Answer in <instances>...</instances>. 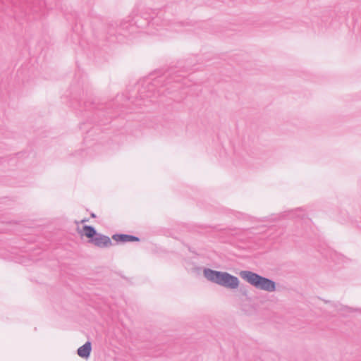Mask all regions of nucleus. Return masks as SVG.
Returning <instances> with one entry per match:
<instances>
[{
    "instance_id": "obj_15",
    "label": "nucleus",
    "mask_w": 361,
    "mask_h": 361,
    "mask_svg": "<svg viewBox=\"0 0 361 361\" xmlns=\"http://www.w3.org/2000/svg\"><path fill=\"white\" fill-rule=\"evenodd\" d=\"M44 4H45L46 5H47V4H48V3H47V0H45Z\"/></svg>"
},
{
    "instance_id": "obj_11",
    "label": "nucleus",
    "mask_w": 361,
    "mask_h": 361,
    "mask_svg": "<svg viewBox=\"0 0 361 361\" xmlns=\"http://www.w3.org/2000/svg\"><path fill=\"white\" fill-rule=\"evenodd\" d=\"M296 215H297V216H298V217H300L301 219H303L305 217V214H303V213L302 214H297Z\"/></svg>"
},
{
    "instance_id": "obj_3",
    "label": "nucleus",
    "mask_w": 361,
    "mask_h": 361,
    "mask_svg": "<svg viewBox=\"0 0 361 361\" xmlns=\"http://www.w3.org/2000/svg\"><path fill=\"white\" fill-rule=\"evenodd\" d=\"M203 275L209 281L230 289H235L239 286V279L226 271L213 270L204 268Z\"/></svg>"
},
{
    "instance_id": "obj_7",
    "label": "nucleus",
    "mask_w": 361,
    "mask_h": 361,
    "mask_svg": "<svg viewBox=\"0 0 361 361\" xmlns=\"http://www.w3.org/2000/svg\"><path fill=\"white\" fill-rule=\"evenodd\" d=\"M112 239L118 243L138 242L140 238L135 235L123 233H116L112 235Z\"/></svg>"
},
{
    "instance_id": "obj_4",
    "label": "nucleus",
    "mask_w": 361,
    "mask_h": 361,
    "mask_svg": "<svg viewBox=\"0 0 361 361\" xmlns=\"http://www.w3.org/2000/svg\"><path fill=\"white\" fill-rule=\"evenodd\" d=\"M239 274L243 280L257 289L267 292H274L276 289V283L274 281L255 272L243 270Z\"/></svg>"
},
{
    "instance_id": "obj_1",
    "label": "nucleus",
    "mask_w": 361,
    "mask_h": 361,
    "mask_svg": "<svg viewBox=\"0 0 361 361\" xmlns=\"http://www.w3.org/2000/svg\"><path fill=\"white\" fill-rule=\"evenodd\" d=\"M188 25V23H174L167 20L164 10L145 8L140 14L135 16L131 20H123L119 25L116 23L109 24L107 32L111 37L115 36L121 42L122 36L128 37L137 32L153 35L167 25H170L175 31L180 32V27Z\"/></svg>"
},
{
    "instance_id": "obj_12",
    "label": "nucleus",
    "mask_w": 361,
    "mask_h": 361,
    "mask_svg": "<svg viewBox=\"0 0 361 361\" xmlns=\"http://www.w3.org/2000/svg\"><path fill=\"white\" fill-rule=\"evenodd\" d=\"M301 212H302V209H301V208H298V209H295V210L294 211V212H295V213Z\"/></svg>"
},
{
    "instance_id": "obj_13",
    "label": "nucleus",
    "mask_w": 361,
    "mask_h": 361,
    "mask_svg": "<svg viewBox=\"0 0 361 361\" xmlns=\"http://www.w3.org/2000/svg\"><path fill=\"white\" fill-rule=\"evenodd\" d=\"M91 217H92V218H95V217H96L95 214H94V213H92V214H91Z\"/></svg>"
},
{
    "instance_id": "obj_6",
    "label": "nucleus",
    "mask_w": 361,
    "mask_h": 361,
    "mask_svg": "<svg viewBox=\"0 0 361 361\" xmlns=\"http://www.w3.org/2000/svg\"><path fill=\"white\" fill-rule=\"evenodd\" d=\"M114 103L113 102H110L104 106L103 104H97L94 100L91 98H85L81 101L78 102V110L81 112L82 111H90L95 109H99V110L106 109L107 110L110 109L113 107Z\"/></svg>"
},
{
    "instance_id": "obj_9",
    "label": "nucleus",
    "mask_w": 361,
    "mask_h": 361,
    "mask_svg": "<svg viewBox=\"0 0 361 361\" xmlns=\"http://www.w3.org/2000/svg\"><path fill=\"white\" fill-rule=\"evenodd\" d=\"M335 307L336 308V310L338 312H344V311H347L348 312L357 311V309H353L350 307L343 306L341 304L335 305Z\"/></svg>"
},
{
    "instance_id": "obj_2",
    "label": "nucleus",
    "mask_w": 361,
    "mask_h": 361,
    "mask_svg": "<svg viewBox=\"0 0 361 361\" xmlns=\"http://www.w3.org/2000/svg\"><path fill=\"white\" fill-rule=\"evenodd\" d=\"M190 69L189 65L184 67L183 71H177L171 69L169 72L165 73L164 75L159 76L152 79V82H148L146 86H142L139 90V96L141 99L145 100L147 98H155L157 95H159L164 92L160 88L156 89L159 85L164 86L168 85L172 82H180L185 75L180 74V73H186Z\"/></svg>"
},
{
    "instance_id": "obj_10",
    "label": "nucleus",
    "mask_w": 361,
    "mask_h": 361,
    "mask_svg": "<svg viewBox=\"0 0 361 361\" xmlns=\"http://www.w3.org/2000/svg\"><path fill=\"white\" fill-rule=\"evenodd\" d=\"M276 220V217L275 216V215L272 214L271 216H266V217H263L260 219H259V221H262V222H265V221H274Z\"/></svg>"
},
{
    "instance_id": "obj_14",
    "label": "nucleus",
    "mask_w": 361,
    "mask_h": 361,
    "mask_svg": "<svg viewBox=\"0 0 361 361\" xmlns=\"http://www.w3.org/2000/svg\"><path fill=\"white\" fill-rule=\"evenodd\" d=\"M87 221V220L85 219H82V220L81 221V222H82V223H84V222H85V221Z\"/></svg>"
},
{
    "instance_id": "obj_5",
    "label": "nucleus",
    "mask_w": 361,
    "mask_h": 361,
    "mask_svg": "<svg viewBox=\"0 0 361 361\" xmlns=\"http://www.w3.org/2000/svg\"><path fill=\"white\" fill-rule=\"evenodd\" d=\"M82 229L84 235L89 239V243L99 248H106L112 245L111 238L107 235L97 233L94 226L85 225Z\"/></svg>"
},
{
    "instance_id": "obj_8",
    "label": "nucleus",
    "mask_w": 361,
    "mask_h": 361,
    "mask_svg": "<svg viewBox=\"0 0 361 361\" xmlns=\"http://www.w3.org/2000/svg\"><path fill=\"white\" fill-rule=\"evenodd\" d=\"M91 350V343L87 341L78 349L77 353L80 357L87 358L90 355Z\"/></svg>"
}]
</instances>
